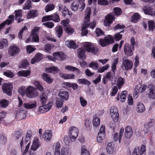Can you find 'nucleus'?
I'll return each instance as SVG.
<instances>
[{"label": "nucleus", "mask_w": 155, "mask_h": 155, "mask_svg": "<svg viewBox=\"0 0 155 155\" xmlns=\"http://www.w3.org/2000/svg\"><path fill=\"white\" fill-rule=\"evenodd\" d=\"M122 13V10H114L105 16L104 25L106 26H110L114 20V16L119 15Z\"/></svg>", "instance_id": "obj_1"}, {"label": "nucleus", "mask_w": 155, "mask_h": 155, "mask_svg": "<svg viewBox=\"0 0 155 155\" xmlns=\"http://www.w3.org/2000/svg\"><path fill=\"white\" fill-rule=\"evenodd\" d=\"M91 13V10H87L85 12V14H87L84 18L83 26L82 29L81 35L83 36L86 35L88 33L87 30H86V28L88 27V24L87 22L89 21Z\"/></svg>", "instance_id": "obj_2"}, {"label": "nucleus", "mask_w": 155, "mask_h": 155, "mask_svg": "<svg viewBox=\"0 0 155 155\" xmlns=\"http://www.w3.org/2000/svg\"><path fill=\"white\" fill-rule=\"evenodd\" d=\"M114 42L113 38L110 35L105 37L104 38L100 39L99 41V43L102 47L107 46L110 44L113 43Z\"/></svg>", "instance_id": "obj_3"}, {"label": "nucleus", "mask_w": 155, "mask_h": 155, "mask_svg": "<svg viewBox=\"0 0 155 155\" xmlns=\"http://www.w3.org/2000/svg\"><path fill=\"white\" fill-rule=\"evenodd\" d=\"M69 20L67 19L65 20H62L61 24L63 25L65 31L68 34L71 35L74 32V30L69 24Z\"/></svg>", "instance_id": "obj_4"}, {"label": "nucleus", "mask_w": 155, "mask_h": 155, "mask_svg": "<svg viewBox=\"0 0 155 155\" xmlns=\"http://www.w3.org/2000/svg\"><path fill=\"white\" fill-rule=\"evenodd\" d=\"M69 137L72 142L75 141L78 134V130L75 127H71L69 130Z\"/></svg>", "instance_id": "obj_5"}, {"label": "nucleus", "mask_w": 155, "mask_h": 155, "mask_svg": "<svg viewBox=\"0 0 155 155\" xmlns=\"http://www.w3.org/2000/svg\"><path fill=\"white\" fill-rule=\"evenodd\" d=\"M38 95L37 91L35 87L29 86L26 89V95L29 98H33Z\"/></svg>", "instance_id": "obj_6"}, {"label": "nucleus", "mask_w": 155, "mask_h": 155, "mask_svg": "<svg viewBox=\"0 0 155 155\" xmlns=\"http://www.w3.org/2000/svg\"><path fill=\"white\" fill-rule=\"evenodd\" d=\"M134 48L130 46L128 43H126L124 46V51L127 56H130L133 54Z\"/></svg>", "instance_id": "obj_7"}, {"label": "nucleus", "mask_w": 155, "mask_h": 155, "mask_svg": "<svg viewBox=\"0 0 155 155\" xmlns=\"http://www.w3.org/2000/svg\"><path fill=\"white\" fill-rule=\"evenodd\" d=\"M30 138L29 137H26L25 139V141L24 143H23V137L22 138V139L20 142V145L21 148V151L23 152V155H25L26 154L27 152L28 151V150L29 147L30 145V142H29L28 144L26 145L25 147V149L24 151L23 149L22 148V147L23 145H26L28 142L29 140L30 139Z\"/></svg>", "instance_id": "obj_8"}, {"label": "nucleus", "mask_w": 155, "mask_h": 155, "mask_svg": "<svg viewBox=\"0 0 155 155\" xmlns=\"http://www.w3.org/2000/svg\"><path fill=\"white\" fill-rule=\"evenodd\" d=\"M12 84L10 83L5 84L3 85L2 88L3 91L9 96L12 94Z\"/></svg>", "instance_id": "obj_9"}, {"label": "nucleus", "mask_w": 155, "mask_h": 155, "mask_svg": "<svg viewBox=\"0 0 155 155\" xmlns=\"http://www.w3.org/2000/svg\"><path fill=\"white\" fill-rule=\"evenodd\" d=\"M85 49L87 52H91L93 54H96L97 51L96 50L95 48L94 45L90 42H86L84 45Z\"/></svg>", "instance_id": "obj_10"}, {"label": "nucleus", "mask_w": 155, "mask_h": 155, "mask_svg": "<svg viewBox=\"0 0 155 155\" xmlns=\"http://www.w3.org/2000/svg\"><path fill=\"white\" fill-rule=\"evenodd\" d=\"M105 136V126L102 125L100 130L99 133L97 137V141L100 143L104 139Z\"/></svg>", "instance_id": "obj_11"}, {"label": "nucleus", "mask_w": 155, "mask_h": 155, "mask_svg": "<svg viewBox=\"0 0 155 155\" xmlns=\"http://www.w3.org/2000/svg\"><path fill=\"white\" fill-rule=\"evenodd\" d=\"M122 64L123 66L124 67L125 69L127 71L130 70L133 66L132 61L127 59L126 57H125L123 59Z\"/></svg>", "instance_id": "obj_12"}, {"label": "nucleus", "mask_w": 155, "mask_h": 155, "mask_svg": "<svg viewBox=\"0 0 155 155\" xmlns=\"http://www.w3.org/2000/svg\"><path fill=\"white\" fill-rule=\"evenodd\" d=\"M14 15H10L7 19L0 24V30L2 29L6 24L10 25L11 24L14 20Z\"/></svg>", "instance_id": "obj_13"}, {"label": "nucleus", "mask_w": 155, "mask_h": 155, "mask_svg": "<svg viewBox=\"0 0 155 155\" xmlns=\"http://www.w3.org/2000/svg\"><path fill=\"white\" fill-rule=\"evenodd\" d=\"M19 51V48L16 46L12 45L9 47L8 50V54L11 56H14L18 53Z\"/></svg>", "instance_id": "obj_14"}, {"label": "nucleus", "mask_w": 155, "mask_h": 155, "mask_svg": "<svg viewBox=\"0 0 155 155\" xmlns=\"http://www.w3.org/2000/svg\"><path fill=\"white\" fill-rule=\"evenodd\" d=\"M40 145V144L39 140L36 138H35L29 151V153L31 155H32V150L33 151L36 150Z\"/></svg>", "instance_id": "obj_15"}, {"label": "nucleus", "mask_w": 155, "mask_h": 155, "mask_svg": "<svg viewBox=\"0 0 155 155\" xmlns=\"http://www.w3.org/2000/svg\"><path fill=\"white\" fill-rule=\"evenodd\" d=\"M58 96L59 98L64 100H67L69 98L68 92L64 89H61L59 91Z\"/></svg>", "instance_id": "obj_16"}, {"label": "nucleus", "mask_w": 155, "mask_h": 155, "mask_svg": "<svg viewBox=\"0 0 155 155\" xmlns=\"http://www.w3.org/2000/svg\"><path fill=\"white\" fill-rule=\"evenodd\" d=\"M133 134L132 127L130 126H127L125 129L124 135L127 138L130 139Z\"/></svg>", "instance_id": "obj_17"}, {"label": "nucleus", "mask_w": 155, "mask_h": 155, "mask_svg": "<svg viewBox=\"0 0 155 155\" xmlns=\"http://www.w3.org/2000/svg\"><path fill=\"white\" fill-rule=\"evenodd\" d=\"M124 131V129L123 127L121 128L119 132V135L117 133H116L114 135L113 139L114 141H117L118 140H119V142L120 143L122 136L123 135Z\"/></svg>", "instance_id": "obj_18"}, {"label": "nucleus", "mask_w": 155, "mask_h": 155, "mask_svg": "<svg viewBox=\"0 0 155 155\" xmlns=\"http://www.w3.org/2000/svg\"><path fill=\"white\" fill-rule=\"evenodd\" d=\"M53 55L54 58L61 61L64 60L66 58V56L62 53L59 52L54 53L53 54Z\"/></svg>", "instance_id": "obj_19"}, {"label": "nucleus", "mask_w": 155, "mask_h": 155, "mask_svg": "<svg viewBox=\"0 0 155 155\" xmlns=\"http://www.w3.org/2000/svg\"><path fill=\"white\" fill-rule=\"evenodd\" d=\"M43 58V55L40 53L37 54L35 56L32 58L31 61V63L34 64L36 62H38L41 60Z\"/></svg>", "instance_id": "obj_20"}, {"label": "nucleus", "mask_w": 155, "mask_h": 155, "mask_svg": "<svg viewBox=\"0 0 155 155\" xmlns=\"http://www.w3.org/2000/svg\"><path fill=\"white\" fill-rule=\"evenodd\" d=\"M39 29V28L35 27L31 33V37L33 40L35 42H38L39 41V37L37 33Z\"/></svg>", "instance_id": "obj_21"}, {"label": "nucleus", "mask_w": 155, "mask_h": 155, "mask_svg": "<svg viewBox=\"0 0 155 155\" xmlns=\"http://www.w3.org/2000/svg\"><path fill=\"white\" fill-rule=\"evenodd\" d=\"M27 114L26 111L23 108H21L18 111L16 115L21 119H24L26 117Z\"/></svg>", "instance_id": "obj_22"}, {"label": "nucleus", "mask_w": 155, "mask_h": 155, "mask_svg": "<svg viewBox=\"0 0 155 155\" xmlns=\"http://www.w3.org/2000/svg\"><path fill=\"white\" fill-rule=\"evenodd\" d=\"M150 91L149 96L151 98L154 99L155 98V91L154 86L152 84H149L147 86Z\"/></svg>", "instance_id": "obj_23"}, {"label": "nucleus", "mask_w": 155, "mask_h": 155, "mask_svg": "<svg viewBox=\"0 0 155 155\" xmlns=\"http://www.w3.org/2000/svg\"><path fill=\"white\" fill-rule=\"evenodd\" d=\"M141 85L139 84L135 86V91L137 93H142L147 88V85L145 84H143L142 88H141Z\"/></svg>", "instance_id": "obj_24"}, {"label": "nucleus", "mask_w": 155, "mask_h": 155, "mask_svg": "<svg viewBox=\"0 0 155 155\" xmlns=\"http://www.w3.org/2000/svg\"><path fill=\"white\" fill-rule=\"evenodd\" d=\"M16 20L18 21V23L24 20L23 19H21L22 17V10H15Z\"/></svg>", "instance_id": "obj_25"}, {"label": "nucleus", "mask_w": 155, "mask_h": 155, "mask_svg": "<svg viewBox=\"0 0 155 155\" xmlns=\"http://www.w3.org/2000/svg\"><path fill=\"white\" fill-rule=\"evenodd\" d=\"M85 51L82 48H79L78 50V58L80 59L83 61L86 58L85 55Z\"/></svg>", "instance_id": "obj_26"}, {"label": "nucleus", "mask_w": 155, "mask_h": 155, "mask_svg": "<svg viewBox=\"0 0 155 155\" xmlns=\"http://www.w3.org/2000/svg\"><path fill=\"white\" fill-rule=\"evenodd\" d=\"M56 34L58 37L60 38L62 35L63 32V27L61 26H58L55 28Z\"/></svg>", "instance_id": "obj_27"}, {"label": "nucleus", "mask_w": 155, "mask_h": 155, "mask_svg": "<svg viewBox=\"0 0 155 155\" xmlns=\"http://www.w3.org/2000/svg\"><path fill=\"white\" fill-rule=\"evenodd\" d=\"M52 132L50 130H46L44 134V138L46 141H49L52 137Z\"/></svg>", "instance_id": "obj_28"}, {"label": "nucleus", "mask_w": 155, "mask_h": 155, "mask_svg": "<svg viewBox=\"0 0 155 155\" xmlns=\"http://www.w3.org/2000/svg\"><path fill=\"white\" fill-rule=\"evenodd\" d=\"M42 76L43 79L48 84H51L52 83L53 79L47 74L43 73L42 75Z\"/></svg>", "instance_id": "obj_29"}, {"label": "nucleus", "mask_w": 155, "mask_h": 155, "mask_svg": "<svg viewBox=\"0 0 155 155\" xmlns=\"http://www.w3.org/2000/svg\"><path fill=\"white\" fill-rule=\"evenodd\" d=\"M65 68L69 71H71L74 72L77 74H80L81 72L78 69L75 67L72 66L71 65H67L65 66Z\"/></svg>", "instance_id": "obj_30"}, {"label": "nucleus", "mask_w": 155, "mask_h": 155, "mask_svg": "<svg viewBox=\"0 0 155 155\" xmlns=\"http://www.w3.org/2000/svg\"><path fill=\"white\" fill-rule=\"evenodd\" d=\"M140 15L137 13H135L132 16L131 21L134 23L137 22L140 19Z\"/></svg>", "instance_id": "obj_31"}, {"label": "nucleus", "mask_w": 155, "mask_h": 155, "mask_svg": "<svg viewBox=\"0 0 155 155\" xmlns=\"http://www.w3.org/2000/svg\"><path fill=\"white\" fill-rule=\"evenodd\" d=\"M100 122V119L98 117H94L92 121V124L94 127L97 128L99 127Z\"/></svg>", "instance_id": "obj_32"}, {"label": "nucleus", "mask_w": 155, "mask_h": 155, "mask_svg": "<svg viewBox=\"0 0 155 155\" xmlns=\"http://www.w3.org/2000/svg\"><path fill=\"white\" fill-rule=\"evenodd\" d=\"M66 45L68 48H77L75 43L73 41L68 40L65 42Z\"/></svg>", "instance_id": "obj_33"}, {"label": "nucleus", "mask_w": 155, "mask_h": 155, "mask_svg": "<svg viewBox=\"0 0 155 155\" xmlns=\"http://www.w3.org/2000/svg\"><path fill=\"white\" fill-rule=\"evenodd\" d=\"M37 10H30L27 15L28 18H34L37 15Z\"/></svg>", "instance_id": "obj_34"}, {"label": "nucleus", "mask_w": 155, "mask_h": 155, "mask_svg": "<svg viewBox=\"0 0 155 155\" xmlns=\"http://www.w3.org/2000/svg\"><path fill=\"white\" fill-rule=\"evenodd\" d=\"M106 150L108 154H112L113 153L114 147L111 143H108L106 147Z\"/></svg>", "instance_id": "obj_35"}, {"label": "nucleus", "mask_w": 155, "mask_h": 155, "mask_svg": "<svg viewBox=\"0 0 155 155\" xmlns=\"http://www.w3.org/2000/svg\"><path fill=\"white\" fill-rule=\"evenodd\" d=\"M59 70L58 68L52 66L47 68V71L50 73H53L55 74L58 72Z\"/></svg>", "instance_id": "obj_36"}, {"label": "nucleus", "mask_w": 155, "mask_h": 155, "mask_svg": "<svg viewBox=\"0 0 155 155\" xmlns=\"http://www.w3.org/2000/svg\"><path fill=\"white\" fill-rule=\"evenodd\" d=\"M77 81L78 83L84 85H86L88 86L90 85L91 84V82L87 80L84 78L78 79L77 80Z\"/></svg>", "instance_id": "obj_37"}, {"label": "nucleus", "mask_w": 155, "mask_h": 155, "mask_svg": "<svg viewBox=\"0 0 155 155\" xmlns=\"http://www.w3.org/2000/svg\"><path fill=\"white\" fill-rule=\"evenodd\" d=\"M137 109L138 112L140 113L143 112L145 110L144 105L141 102L137 103Z\"/></svg>", "instance_id": "obj_38"}, {"label": "nucleus", "mask_w": 155, "mask_h": 155, "mask_svg": "<svg viewBox=\"0 0 155 155\" xmlns=\"http://www.w3.org/2000/svg\"><path fill=\"white\" fill-rule=\"evenodd\" d=\"M24 107L26 109H29L33 108L36 107V103H24Z\"/></svg>", "instance_id": "obj_39"}, {"label": "nucleus", "mask_w": 155, "mask_h": 155, "mask_svg": "<svg viewBox=\"0 0 155 155\" xmlns=\"http://www.w3.org/2000/svg\"><path fill=\"white\" fill-rule=\"evenodd\" d=\"M148 24L149 30L153 31L155 28V23L153 20H150L148 21Z\"/></svg>", "instance_id": "obj_40"}, {"label": "nucleus", "mask_w": 155, "mask_h": 155, "mask_svg": "<svg viewBox=\"0 0 155 155\" xmlns=\"http://www.w3.org/2000/svg\"><path fill=\"white\" fill-rule=\"evenodd\" d=\"M124 30L120 31V32L116 34L114 36V38L115 40L119 41L120 40L122 37L123 34L124 33Z\"/></svg>", "instance_id": "obj_41"}, {"label": "nucleus", "mask_w": 155, "mask_h": 155, "mask_svg": "<svg viewBox=\"0 0 155 155\" xmlns=\"http://www.w3.org/2000/svg\"><path fill=\"white\" fill-rule=\"evenodd\" d=\"M53 15H46L43 17L41 21L43 22L45 21L53 20Z\"/></svg>", "instance_id": "obj_42"}, {"label": "nucleus", "mask_w": 155, "mask_h": 155, "mask_svg": "<svg viewBox=\"0 0 155 155\" xmlns=\"http://www.w3.org/2000/svg\"><path fill=\"white\" fill-rule=\"evenodd\" d=\"M64 100L62 99L59 98V97L56 101V106L57 108H61L62 107L63 104Z\"/></svg>", "instance_id": "obj_43"}, {"label": "nucleus", "mask_w": 155, "mask_h": 155, "mask_svg": "<svg viewBox=\"0 0 155 155\" xmlns=\"http://www.w3.org/2000/svg\"><path fill=\"white\" fill-rule=\"evenodd\" d=\"M18 74L19 76L26 77L30 75V71L24 70L19 71L18 73Z\"/></svg>", "instance_id": "obj_44"}, {"label": "nucleus", "mask_w": 155, "mask_h": 155, "mask_svg": "<svg viewBox=\"0 0 155 155\" xmlns=\"http://www.w3.org/2000/svg\"><path fill=\"white\" fill-rule=\"evenodd\" d=\"M8 102L6 99H3L0 101V108H5L8 105Z\"/></svg>", "instance_id": "obj_45"}, {"label": "nucleus", "mask_w": 155, "mask_h": 155, "mask_svg": "<svg viewBox=\"0 0 155 155\" xmlns=\"http://www.w3.org/2000/svg\"><path fill=\"white\" fill-rule=\"evenodd\" d=\"M62 77L64 79H73L74 78V75L73 74H62Z\"/></svg>", "instance_id": "obj_46"}, {"label": "nucleus", "mask_w": 155, "mask_h": 155, "mask_svg": "<svg viewBox=\"0 0 155 155\" xmlns=\"http://www.w3.org/2000/svg\"><path fill=\"white\" fill-rule=\"evenodd\" d=\"M124 81V79L121 77H120L118 78L117 83L119 88H120L122 85H123Z\"/></svg>", "instance_id": "obj_47"}, {"label": "nucleus", "mask_w": 155, "mask_h": 155, "mask_svg": "<svg viewBox=\"0 0 155 155\" xmlns=\"http://www.w3.org/2000/svg\"><path fill=\"white\" fill-rule=\"evenodd\" d=\"M15 139L16 140H18L20 139L19 141H21V132L18 130L16 131L15 132Z\"/></svg>", "instance_id": "obj_48"}, {"label": "nucleus", "mask_w": 155, "mask_h": 155, "mask_svg": "<svg viewBox=\"0 0 155 155\" xmlns=\"http://www.w3.org/2000/svg\"><path fill=\"white\" fill-rule=\"evenodd\" d=\"M114 75V72H109L107 73L106 77L108 78L110 81H112Z\"/></svg>", "instance_id": "obj_49"}, {"label": "nucleus", "mask_w": 155, "mask_h": 155, "mask_svg": "<svg viewBox=\"0 0 155 155\" xmlns=\"http://www.w3.org/2000/svg\"><path fill=\"white\" fill-rule=\"evenodd\" d=\"M47 96L45 93H42L40 96L41 101L43 104H45L47 101Z\"/></svg>", "instance_id": "obj_50"}, {"label": "nucleus", "mask_w": 155, "mask_h": 155, "mask_svg": "<svg viewBox=\"0 0 155 155\" xmlns=\"http://www.w3.org/2000/svg\"><path fill=\"white\" fill-rule=\"evenodd\" d=\"M154 120L153 119H149L147 123L146 124L144 125V127L147 130L148 128H150V127L152 126L153 124Z\"/></svg>", "instance_id": "obj_51"}, {"label": "nucleus", "mask_w": 155, "mask_h": 155, "mask_svg": "<svg viewBox=\"0 0 155 155\" xmlns=\"http://www.w3.org/2000/svg\"><path fill=\"white\" fill-rule=\"evenodd\" d=\"M127 94V91H122L120 96V98L121 99L120 101L122 102L125 101L126 97V94Z\"/></svg>", "instance_id": "obj_52"}, {"label": "nucleus", "mask_w": 155, "mask_h": 155, "mask_svg": "<svg viewBox=\"0 0 155 155\" xmlns=\"http://www.w3.org/2000/svg\"><path fill=\"white\" fill-rule=\"evenodd\" d=\"M140 153L139 147L136 146L133 152L132 155H139L140 154Z\"/></svg>", "instance_id": "obj_53"}, {"label": "nucleus", "mask_w": 155, "mask_h": 155, "mask_svg": "<svg viewBox=\"0 0 155 155\" xmlns=\"http://www.w3.org/2000/svg\"><path fill=\"white\" fill-rule=\"evenodd\" d=\"M89 66L93 69L97 70L98 69V65L97 62H91L89 64Z\"/></svg>", "instance_id": "obj_54"}, {"label": "nucleus", "mask_w": 155, "mask_h": 155, "mask_svg": "<svg viewBox=\"0 0 155 155\" xmlns=\"http://www.w3.org/2000/svg\"><path fill=\"white\" fill-rule=\"evenodd\" d=\"M53 47L50 44L45 45L44 47V51L47 52H49L51 49H52Z\"/></svg>", "instance_id": "obj_55"}, {"label": "nucleus", "mask_w": 155, "mask_h": 155, "mask_svg": "<svg viewBox=\"0 0 155 155\" xmlns=\"http://www.w3.org/2000/svg\"><path fill=\"white\" fill-rule=\"evenodd\" d=\"M31 6V2L30 0H28L24 5L23 7L24 10H27L30 9Z\"/></svg>", "instance_id": "obj_56"}, {"label": "nucleus", "mask_w": 155, "mask_h": 155, "mask_svg": "<svg viewBox=\"0 0 155 155\" xmlns=\"http://www.w3.org/2000/svg\"><path fill=\"white\" fill-rule=\"evenodd\" d=\"M35 86L40 91H43L44 88L40 84L39 82L38 81H36L34 83Z\"/></svg>", "instance_id": "obj_57"}, {"label": "nucleus", "mask_w": 155, "mask_h": 155, "mask_svg": "<svg viewBox=\"0 0 155 155\" xmlns=\"http://www.w3.org/2000/svg\"><path fill=\"white\" fill-rule=\"evenodd\" d=\"M18 92L22 96H23L25 94V92H26L25 87L23 86L20 87L19 88Z\"/></svg>", "instance_id": "obj_58"}, {"label": "nucleus", "mask_w": 155, "mask_h": 155, "mask_svg": "<svg viewBox=\"0 0 155 155\" xmlns=\"http://www.w3.org/2000/svg\"><path fill=\"white\" fill-rule=\"evenodd\" d=\"M109 65L107 64L104 66L101 67L98 70V72L99 73H102L104 72L105 71L107 70L109 68Z\"/></svg>", "instance_id": "obj_59"}, {"label": "nucleus", "mask_w": 155, "mask_h": 155, "mask_svg": "<svg viewBox=\"0 0 155 155\" xmlns=\"http://www.w3.org/2000/svg\"><path fill=\"white\" fill-rule=\"evenodd\" d=\"M43 25L49 28H52L54 25V23L52 22H47L43 23Z\"/></svg>", "instance_id": "obj_60"}, {"label": "nucleus", "mask_w": 155, "mask_h": 155, "mask_svg": "<svg viewBox=\"0 0 155 155\" xmlns=\"http://www.w3.org/2000/svg\"><path fill=\"white\" fill-rule=\"evenodd\" d=\"M85 147L84 146L82 147L81 155H89L88 150H87Z\"/></svg>", "instance_id": "obj_61"}, {"label": "nucleus", "mask_w": 155, "mask_h": 155, "mask_svg": "<svg viewBox=\"0 0 155 155\" xmlns=\"http://www.w3.org/2000/svg\"><path fill=\"white\" fill-rule=\"evenodd\" d=\"M110 112L111 115L118 113L117 108L114 106L111 107Z\"/></svg>", "instance_id": "obj_62"}, {"label": "nucleus", "mask_w": 155, "mask_h": 155, "mask_svg": "<svg viewBox=\"0 0 155 155\" xmlns=\"http://www.w3.org/2000/svg\"><path fill=\"white\" fill-rule=\"evenodd\" d=\"M7 141V138L6 137L3 135L0 136V142L2 144H5Z\"/></svg>", "instance_id": "obj_63"}, {"label": "nucleus", "mask_w": 155, "mask_h": 155, "mask_svg": "<svg viewBox=\"0 0 155 155\" xmlns=\"http://www.w3.org/2000/svg\"><path fill=\"white\" fill-rule=\"evenodd\" d=\"M144 11L146 14L155 16V10H144Z\"/></svg>", "instance_id": "obj_64"}]
</instances>
